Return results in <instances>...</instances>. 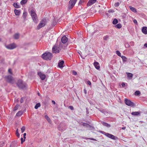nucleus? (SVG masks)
<instances>
[{
	"label": "nucleus",
	"mask_w": 147,
	"mask_h": 147,
	"mask_svg": "<svg viewBox=\"0 0 147 147\" xmlns=\"http://www.w3.org/2000/svg\"><path fill=\"white\" fill-rule=\"evenodd\" d=\"M16 84L19 88L20 89H24L26 88V84L20 79L16 83Z\"/></svg>",
	"instance_id": "nucleus-1"
},
{
	"label": "nucleus",
	"mask_w": 147,
	"mask_h": 147,
	"mask_svg": "<svg viewBox=\"0 0 147 147\" xmlns=\"http://www.w3.org/2000/svg\"><path fill=\"white\" fill-rule=\"evenodd\" d=\"M52 57V54L50 52L45 53L42 55V57L47 60H50Z\"/></svg>",
	"instance_id": "nucleus-2"
},
{
	"label": "nucleus",
	"mask_w": 147,
	"mask_h": 147,
	"mask_svg": "<svg viewBox=\"0 0 147 147\" xmlns=\"http://www.w3.org/2000/svg\"><path fill=\"white\" fill-rule=\"evenodd\" d=\"M100 132L105 135L107 137L113 140H116L117 139V137L115 136L112 134L106 133L104 131H100Z\"/></svg>",
	"instance_id": "nucleus-3"
},
{
	"label": "nucleus",
	"mask_w": 147,
	"mask_h": 147,
	"mask_svg": "<svg viewBox=\"0 0 147 147\" xmlns=\"http://www.w3.org/2000/svg\"><path fill=\"white\" fill-rule=\"evenodd\" d=\"M46 19L45 18H43L40 22L37 27L38 30H39L40 28L46 25Z\"/></svg>",
	"instance_id": "nucleus-4"
},
{
	"label": "nucleus",
	"mask_w": 147,
	"mask_h": 147,
	"mask_svg": "<svg viewBox=\"0 0 147 147\" xmlns=\"http://www.w3.org/2000/svg\"><path fill=\"white\" fill-rule=\"evenodd\" d=\"M77 0H70L68 4V8L69 10L71 9L75 5Z\"/></svg>",
	"instance_id": "nucleus-5"
},
{
	"label": "nucleus",
	"mask_w": 147,
	"mask_h": 147,
	"mask_svg": "<svg viewBox=\"0 0 147 147\" xmlns=\"http://www.w3.org/2000/svg\"><path fill=\"white\" fill-rule=\"evenodd\" d=\"M61 49L60 45L54 46L52 48L53 52L55 53H58Z\"/></svg>",
	"instance_id": "nucleus-6"
},
{
	"label": "nucleus",
	"mask_w": 147,
	"mask_h": 147,
	"mask_svg": "<svg viewBox=\"0 0 147 147\" xmlns=\"http://www.w3.org/2000/svg\"><path fill=\"white\" fill-rule=\"evenodd\" d=\"M30 14L33 21L34 22H36V15L34 10L32 9L31 10Z\"/></svg>",
	"instance_id": "nucleus-7"
},
{
	"label": "nucleus",
	"mask_w": 147,
	"mask_h": 147,
	"mask_svg": "<svg viewBox=\"0 0 147 147\" xmlns=\"http://www.w3.org/2000/svg\"><path fill=\"white\" fill-rule=\"evenodd\" d=\"M125 102L126 105L132 107H133L134 105V104L133 102L127 98L125 99Z\"/></svg>",
	"instance_id": "nucleus-8"
},
{
	"label": "nucleus",
	"mask_w": 147,
	"mask_h": 147,
	"mask_svg": "<svg viewBox=\"0 0 147 147\" xmlns=\"http://www.w3.org/2000/svg\"><path fill=\"white\" fill-rule=\"evenodd\" d=\"M5 78L6 80L9 82L11 84L14 83V79L11 76L9 75L6 76Z\"/></svg>",
	"instance_id": "nucleus-9"
},
{
	"label": "nucleus",
	"mask_w": 147,
	"mask_h": 147,
	"mask_svg": "<svg viewBox=\"0 0 147 147\" xmlns=\"http://www.w3.org/2000/svg\"><path fill=\"white\" fill-rule=\"evenodd\" d=\"M16 47V45L15 43H12L10 45H6L5 47L9 49H13Z\"/></svg>",
	"instance_id": "nucleus-10"
},
{
	"label": "nucleus",
	"mask_w": 147,
	"mask_h": 147,
	"mask_svg": "<svg viewBox=\"0 0 147 147\" xmlns=\"http://www.w3.org/2000/svg\"><path fill=\"white\" fill-rule=\"evenodd\" d=\"M38 75L40 76V79L42 80H44L46 78V76L42 74L41 72H39L38 73Z\"/></svg>",
	"instance_id": "nucleus-11"
},
{
	"label": "nucleus",
	"mask_w": 147,
	"mask_h": 147,
	"mask_svg": "<svg viewBox=\"0 0 147 147\" xmlns=\"http://www.w3.org/2000/svg\"><path fill=\"white\" fill-rule=\"evenodd\" d=\"M67 38L65 36H63L61 38V41L63 44L66 43L67 42Z\"/></svg>",
	"instance_id": "nucleus-12"
},
{
	"label": "nucleus",
	"mask_w": 147,
	"mask_h": 147,
	"mask_svg": "<svg viewBox=\"0 0 147 147\" xmlns=\"http://www.w3.org/2000/svg\"><path fill=\"white\" fill-rule=\"evenodd\" d=\"M96 0H90L87 4L88 6H90L95 3Z\"/></svg>",
	"instance_id": "nucleus-13"
},
{
	"label": "nucleus",
	"mask_w": 147,
	"mask_h": 147,
	"mask_svg": "<svg viewBox=\"0 0 147 147\" xmlns=\"http://www.w3.org/2000/svg\"><path fill=\"white\" fill-rule=\"evenodd\" d=\"M94 65L96 69H100V66L98 62L96 61L94 62Z\"/></svg>",
	"instance_id": "nucleus-14"
},
{
	"label": "nucleus",
	"mask_w": 147,
	"mask_h": 147,
	"mask_svg": "<svg viewBox=\"0 0 147 147\" xmlns=\"http://www.w3.org/2000/svg\"><path fill=\"white\" fill-rule=\"evenodd\" d=\"M142 32L145 34H147V28L146 27H143L142 29Z\"/></svg>",
	"instance_id": "nucleus-15"
},
{
	"label": "nucleus",
	"mask_w": 147,
	"mask_h": 147,
	"mask_svg": "<svg viewBox=\"0 0 147 147\" xmlns=\"http://www.w3.org/2000/svg\"><path fill=\"white\" fill-rule=\"evenodd\" d=\"M14 11L15 15L16 16H19L21 13L20 10V9H15L14 10Z\"/></svg>",
	"instance_id": "nucleus-16"
},
{
	"label": "nucleus",
	"mask_w": 147,
	"mask_h": 147,
	"mask_svg": "<svg viewBox=\"0 0 147 147\" xmlns=\"http://www.w3.org/2000/svg\"><path fill=\"white\" fill-rule=\"evenodd\" d=\"M27 15V13L26 11H24L22 15V17L24 19V21H25L26 20V17Z\"/></svg>",
	"instance_id": "nucleus-17"
},
{
	"label": "nucleus",
	"mask_w": 147,
	"mask_h": 147,
	"mask_svg": "<svg viewBox=\"0 0 147 147\" xmlns=\"http://www.w3.org/2000/svg\"><path fill=\"white\" fill-rule=\"evenodd\" d=\"M64 63V61H61L58 63V65L59 67L60 68L63 67V64Z\"/></svg>",
	"instance_id": "nucleus-18"
},
{
	"label": "nucleus",
	"mask_w": 147,
	"mask_h": 147,
	"mask_svg": "<svg viewBox=\"0 0 147 147\" xmlns=\"http://www.w3.org/2000/svg\"><path fill=\"white\" fill-rule=\"evenodd\" d=\"M131 114L135 116H140V113L139 112H132Z\"/></svg>",
	"instance_id": "nucleus-19"
},
{
	"label": "nucleus",
	"mask_w": 147,
	"mask_h": 147,
	"mask_svg": "<svg viewBox=\"0 0 147 147\" xmlns=\"http://www.w3.org/2000/svg\"><path fill=\"white\" fill-rule=\"evenodd\" d=\"M45 118L46 119L48 122L50 124L51 123V121L49 117L47 115L45 116Z\"/></svg>",
	"instance_id": "nucleus-20"
},
{
	"label": "nucleus",
	"mask_w": 147,
	"mask_h": 147,
	"mask_svg": "<svg viewBox=\"0 0 147 147\" xmlns=\"http://www.w3.org/2000/svg\"><path fill=\"white\" fill-rule=\"evenodd\" d=\"M101 123L103 125L105 126L106 127H111V125L110 124L105 122L102 121L101 122Z\"/></svg>",
	"instance_id": "nucleus-21"
},
{
	"label": "nucleus",
	"mask_w": 147,
	"mask_h": 147,
	"mask_svg": "<svg viewBox=\"0 0 147 147\" xmlns=\"http://www.w3.org/2000/svg\"><path fill=\"white\" fill-rule=\"evenodd\" d=\"M129 7L130 9L134 13H136L137 12L135 8L131 6H129Z\"/></svg>",
	"instance_id": "nucleus-22"
},
{
	"label": "nucleus",
	"mask_w": 147,
	"mask_h": 147,
	"mask_svg": "<svg viewBox=\"0 0 147 147\" xmlns=\"http://www.w3.org/2000/svg\"><path fill=\"white\" fill-rule=\"evenodd\" d=\"M13 5L15 7L17 8H20V6L17 3H14L13 4Z\"/></svg>",
	"instance_id": "nucleus-23"
},
{
	"label": "nucleus",
	"mask_w": 147,
	"mask_h": 147,
	"mask_svg": "<svg viewBox=\"0 0 147 147\" xmlns=\"http://www.w3.org/2000/svg\"><path fill=\"white\" fill-rule=\"evenodd\" d=\"M13 37L14 38L16 39H18L19 37V34L18 33L15 34L14 35Z\"/></svg>",
	"instance_id": "nucleus-24"
},
{
	"label": "nucleus",
	"mask_w": 147,
	"mask_h": 147,
	"mask_svg": "<svg viewBox=\"0 0 147 147\" xmlns=\"http://www.w3.org/2000/svg\"><path fill=\"white\" fill-rule=\"evenodd\" d=\"M96 109H98L99 110V111L101 112V113H103L104 114H106L107 113L106 111H105V110L103 109H98L96 107Z\"/></svg>",
	"instance_id": "nucleus-25"
},
{
	"label": "nucleus",
	"mask_w": 147,
	"mask_h": 147,
	"mask_svg": "<svg viewBox=\"0 0 147 147\" xmlns=\"http://www.w3.org/2000/svg\"><path fill=\"white\" fill-rule=\"evenodd\" d=\"M28 0H22L20 2V4L22 5H23L26 3L27 2Z\"/></svg>",
	"instance_id": "nucleus-26"
},
{
	"label": "nucleus",
	"mask_w": 147,
	"mask_h": 147,
	"mask_svg": "<svg viewBox=\"0 0 147 147\" xmlns=\"http://www.w3.org/2000/svg\"><path fill=\"white\" fill-rule=\"evenodd\" d=\"M126 74H127V76L130 79H131L133 76V74L130 73H126Z\"/></svg>",
	"instance_id": "nucleus-27"
},
{
	"label": "nucleus",
	"mask_w": 147,
	"mask_h": 147,
	"mask_svg": "<svg viewBox=\"0 0 147 147\" xmlns=\"http://www.w3.org/2000/svg\"><path fill=\"white\" fill-rule=\"evenodd\" d=\"M22 114L23 111H19L16 113V115L18 117L20 116Z\"/></svg>",
	"instance_id": "nucleus-28"
},
{
	"label": "nucleus",
	"mask_w": 147,
	"mask_h": 147,
	"mask_svg": "<svg viewBox=\"0 0 147 147\" xmlns=\"http://www.w3.org/2000/svg\"><path fill=\"white\" fill-rule=\"evenodd\" d=\"M115 27L118 29H120L121 28L122 26L120 24H118L115 26Z\"/></svg>",
	"instance_id": "nucleus-29"
},
{
	"label": "nucleus",
	"mask_w": 147,
	"mask_h": 147,
	"mask_svg": "<svg viewBox=\"0 0 147 147\" xmlns=\"http://www.w3.org/2000/svg\"><path fill=\"white\" fill-rule=\"evenodd\" d=\"M118 22V21L117 19L116 18L114 19L113 21V24H117Z\"/></svg>",
	"instance_id": "nucleus-30"
},
{
	"label": "nucleus",
	"mask_w": 147,
	"mask_h": 147,
	"mask_svg": "<svg viewBox=\"0 0 147 147\" xmlns=\"http://www.w3.org/2000/svg\"><path fill=\"white\" fill-rule=\"evenodd\" d=\"M58 130L59 131H63L65 130V128H63L62 129L61 125H60L58 128Z\"/></svg>",
	"instance_id": "nucleus-31"
},
{
	"label": "nucleus",
	"mask_w": 147,
	"mask_h": 147,
	"mask_svg": "<svg viewBox=\"0 0 147 147\" xmlns=\"http://www.w3.org/2000/svg\"><path fill=\"white\" fill-rule=\"evenodd\" d=\"M40 103H38L34 107V108L36 109H37L39 107H40Z\"/></svg>",
	"instance_id": "nucleus-32"
},
{
	"label": "nucleus",
	"mask_w": 147,
	"mask_h": 147,
	"mask_svg": "<svg viewBox=\"0 0 147 147\" xmlns=\"http://www.w3.org/2000/svg\"><path fill=\"white\" fill-rule=\"evenodd\" d=\"M121 57L122 58L123 61L125 62L127 61V58L125 56H122Z\"/></svg>",
	"instance_id": "nucleus-33"
},
{
	"label": "nucleus",
	"mask_w": 147,
	"mask_h": 147,
	"mask_svg": "<svg viewBox=\"0 0 147 147\" xmlns=\"http://www.w3.org/2000/svg\"><path fill=\"white\" fill-rule=\"evenodd\" d=\"M19 105H18V104L16 105L14 108L13 109V111H15L17 110L18 109L19 107Z\"/></svg>",
	"instance_id": "nucleus-34"
},
{
	"label": "nucleus",
	"mask_w": 147,
	"mask_h": 147,
	"mask_svg": "<svg viewBox=\"0 0 147 147\" xmlns=\"http://www.w3.org/2000/svg\"><path fill=\"white\" fill-rule=\"evenodd\" d=\"M140 94V92L139 91H136L135 92V95L136 96H138Z\"/></svg>",
	"instance_id": "nucleus-35"
},
{
	"label": "nucleus",
	"mask_w": 147,
	"mask_h": 147,
	"mask_svg": "<svg viewBox=\"0 0 147 147\" xmlns=\"http://www.w3.org/2000/svg\"><path fill=\"white\" fill-rule=\"evenodd\" d=\"M83 139L87 140H96L93 138H87L86 137H84L83 138Z\"/></svg>",
	"instance_id": "nucleus-36"
},
{
	"label": "nucleus",
	"mask_w": 147,
	"mask_h": 147,
	"mask_svg": "<svg viewBox=\"0 0 147 147\" xmlns=\"http://www.w3.org/2000/svg\"><path fill=\"white\" fill-rule=\"evenodd\" d=\"M16 136L18 137H19V136H20V134H19V133L18 132V129H16Z\"/></svg>",
	"instance_id": "nucleus-37"
},
{
	"label": "nucleus",
	"mask_w": 147,
	"mask_h": 147,
	"mask_svg": "<svg viewBox=\"0 0 147 147\" xmlns=\"http://www.w3.org/2000/svg\"><path fill=\"white\" fill-rule=\"evenodd\" d=\"M116 54L119 56L121 57V53L119 51H116Z\"/></svg>",
	"instance_id": "nucleus-38"
},
{
	"label": "nucleus",
	"mask_w": 147,
	"mask_h": 147,
	"mask_svg": "<svg viewBox=\"0 0 147 147\" xmlns=\"http://www.w3.org/2000/svg\"><path fill=\"white\" fill-rule=\"evenodd\" d=\"M88 126H87L86 127L89 129H92L93 128V127L91 125L88 124Z\"/></svg>",
	"instance_id": "nucleus-39"
},
{
	"label": "nucleus",
	"mask_w": 147,
	"mask_h": 147,
	"mask_svg": "<svg viewBox=\"0 0 147 147\" xmlns=\"http://www.w3.org/2000/svg\"><path fill=\"white\" fill-rule=\"evenodd\" d=\"M25 127L24 126H23L21 128V131L22 133H23L25 131Z\"/></svg>",
	"instance_id": "nucleus-40"
},
{
	"label": "nucleus",
	"mask_w": 147,
	"mask_h": 147,
	"mask_svg": "<svg viewBox=\"0 0 147 147\" xmlns=\"http://www.w3.org/2000/svg\"><path fill=\"white\" fill-rule=\"evenodd\" d=\"M119 3L117 2L115 4L114 6L115 7H117L119 5Z\"/></svg>",
	"instance_id": "nucleus-41"
},
{
	"label": "nucleus",
	"mask_w": 147,
	"mask_h": 147,
	"mask_svg": "<svg viewBox=\"0 0 147 147\" xmlns=\"http://www.w3.org/2000/svg\"><path fill=\"white\" fill-rule=\"evenodd\" d=\"M108 38H109V36H105L104 37H103L104 39L105 40H107V39H108Z\"/></svg>",
	"instance_id": "nucleus-42"
},
{
	"label": "nucleus",
	"mask_w": 147,
	"mask_h": 147,
	"mask_svg": "<svg viewBox=\"0 0 147 147\" xmlns=\"http://www.w3.org/2000/svg\"><path fill=\"white\" fill-rule=\"evenodd\" d=\"M82 125L84 126H85V127H86L87 126H88V124L87 123H83V124H82Z\"/></svg>",
	"instance_id": "nucleus-43"
},
{
	"label": "nucleus",
	"mask_w": 147,
	"mask_h": 147,
	"mask_svg": "<svg viewBox=\"0 0 147 147\" xmlns=\"http://www.w3.org/2000/svg\"><path fill=\"white\" fill-rule=\"evenodd\" d=\"M21 143L22 144L25 141V139H23V138H21Z\"/></svg>",
	"instance_id": "nucleus-44"
},
{
	"label": "nucleus",
	"mask_w": 147,
	"mask_h": 147,
	"mask_svg": "<svg viewBox=\"0 0 147 147\" xmlns=\"http://www.w3.org/2000/svg\"><path fill=\"white\" fill-rule=\"evenodd\" d=\"M83 2V0H80L79 2V5H81Z\"/></svg>",
	"instance_id": "nucleus-45"
},
{
	"label": "nucleus",
	"mask_w": 147,
	"mask_h": 147,
	"mask_svg": "<svg viewBox=\"0 0 147 147\" xmlns=\"http://www.w3.org/2000/svg\"><path fill=\"white\" fill-rule=\"evenodd\" d=\"M133 22L134 23L136 24V25H138V22L137 20L136 19H134L133 20Z\"/></svg>",
	"instance_id": "nucleus-46"
},
{
	"label": "nucleus",
	"mask_w": 147,
	"mask_h": 147,
	"mask_svg": "<svg viewBox=\"0 0 147 147\" xmlns=\"http://www.w3.org/2000/svg\"><path fill=\"white\" fill-rule=\"evenodd\" d=\"M56 23L55 22H53V23L52 24V25L53 26H54L56 24Z\"/></svg>",
	"instance_id": "nucleus-47"
},
{
	"label": "nucleus",
	"mask_w": 147,
	"mask_h": 147,
	"mask_svg": "<svg viewBox=\"0 0 147 147\" xmlns=\"http://www.w3.org/2000/svg\"><path fill=\"white\" fill-rule=\"evenodd\" d=\"M87 84L88 85H91V82L89 80H88L87 82Z\"/></svg>",
	"instance_id": "nucleus-48"
},
{
	"label": "nucleus",
	"mask_w": 147,
	"mask_h": 147,
	"mask_svg": "<svg viewBox=\"0 0 147 147\" xmlns=\"http://www.w3.org/2000/svg\"><path fill=\"white\" fill-rule=\"evenodd\" d=\"M108 12L109 13H113L114 12V11L113 10L110 9L108 10Z\"/></svg>",
	"instance_id": "nucleus-49"
},
{
	"label": "nucleus",
	"mask_w": 147,
	"mask_h": 147,
	"mask_svg": "<svg viewBox=\"0 0 147 147\" xmlns=\"http://www.w3.org/2000/svg\"><path fill=\"white\" fill-rule=\"evenodd\" d=\"M23 98H24L23 97H22V98H21L20 100V102L21 103H22L23 102H24Z\"/></svg>",
	"instance_id": "nucleus-50"
},
{
	"label": "nucleus",
	"mask_w": 147,
	"mask_h": 147,
	"mask_svg": "<svg viewBox=\"0 0 147 147\" xmlns=\"http://www.w3.org/2000/svg\"><path fill=\"white\" fill-rule=\"evenodd\" d=\"M69 108L71 110H73L74 109L73 107L72 106H69Z\"/></svg>",
	"instance_id": "nucleus-51"
},
{
	"label": "nucleus",
	"mask_w": 147,
	"mask_h": 147,
	"mask_svg": "<svg viewBox=\"0 0 147 147\" xmlns=\"http://www.w3.org/2000/svg\"><path fill=\"white\" fill-rule=\"evenodd\" d=\"M8 72L10 74H12V71H11V69H8Z\"/></svg>",
	"instance_id": "nucleus-52"
},
{
	"label": "nucleus",
	"mask_w": 147,
	"mask_h": 147,
	"mask_svg": "<svg viewBox=\"0 0 147 147\" xmlns=\"http://www.w3.org/2000/svg\"><path fill=\"white\" fill-rule=\"evenodd\" d=\"M72 73H73V74L74 75H76L77 74V72L76 71H73Z\"/></svg>",
	"instance_id": "nucleus-53"
},
{
	"label": "nucleus",
	"mask_w": 147,
	"mask_h": 147,
	"mask_svg": "<svg viewBox=\"0 0 147 147\" xmlns=\"http://www.w3.org/2000/svg\"><path fill=\"white\" fill-rule=\"evenodd\" d=\"M121 86L123 87H124L125 86V84L124 83H122L121 84Z\"/></svg>",
	"instance_id": "nucleus-54"
},
{
	"label": "nucleus",
	"mask_w": 147,
	"mask_h": 147,
	"mask_svg": "<svg viewBox=\"0 0 147 147\" xmlns=\"http://www.w3.org/2000/svg\"><path fill=\"white\" fill-rule=\"evenodd\" d=\"M125 47H126L128 48V47H129V45L128 44H126L125 45Z\"/></svg>",
	"instance_id": "nucleus-55"
},
{
	"label": "nucleus",
	"mask_w": 147,
	"mask_h": 147,
	"mask_svg": "<svg viewBox=\"0 0 147 147\" xmlns=\"http://www.w3.org/2000/svg\"><path fill=\"white\" fill-rule=\"evenodd\" d=\"M130 43L131 46H133L134 45V42H131Z\"/></svg>",
	"instance_id": "nucleus-56"
},
{
	"label": "nucleus",
	"mask_w": 147,
	"mask_h": 147,
	"mask_svg": "<svg viewBox=\"0 0 147 147\" xmlns=\"http://www.w3.org/2000/svg\"><path fill=\"white\" fill-rule=\"evenodd\" d=\"M144 46L146 48H147V43H146L144 44Z\"/></svg>",
	"instance_id": "nucleus-57"
},
{
	"label": "nucleus",
	"mask_w": 147,
	"mask_h": 147,
	"mask_svg": "<svg viewBox=\"0 0 147 147\" xmlns=\"http://www.w3.org/2000/svg\"><path fill=\"white\" fill-rule=\"evenodd\" d=\"M84 93L85 94H86V93H87V92H86V89H84Z\"/></svg>",
	"instance_id": "nucleus-58"
},
{
	"label": "nucleus",
	"mask_w": 147,
	"mask_h": 147,
	"mask_svg": "<svg viewBox=\"0 0 147 147\" xmlns=\"http://www.w3.org/2000/svg\"><path fill=\"white\" fill-rule=\"evenodd\" d=\"M52 102L54 105L55 104V102L54 100H52Z\"/></svg>",
	"instance_id": "nucleus-59"
},
{
	"label": "nucleus",
	"mask_w": 147,
	"mask_h": 147,
	"mask_svg": "<svg viewBox=\"0 0 147 147\" xmlns=\"http://www.w3.org/2000/svg\"><path fill=\"white\" fill-rule=\"evenodd\" d=\"M126 128V127H123L122 128V129L123 130H124Z\"/></svg>",
	"instance_id": "nucleus-60"
},
{
	"label": "nucleus",
	"mask_w": 147,
	"mask_h": 147,
	"mask_svg": "<svg viewBox=\"0 0 147 147\" xmlns=\"http://www.w3.org/2000/svg\"><path fill=\"white\" fill-rule=\"evenodd\" d=\"M26 133H24V134H23V135H24V136H26Z\"/></svg>",
	"instance_id": "nucleus-61"
},
{
	"label": "nucleus",
	"mask_w": 147,
	"mask_h": 147,
	"mask_svg": "<svg viewBox=\"0 0 147 147\" xmlns=\"http://www.w3.org/2000/svg\"><path fill=\"white\" fill-rule=\"evenodd\" d=\"M24 139H25V138H26V137H25V136H24Z\"/></svg>",
	"instance_id": "nucleus-62"
},
{
	"label": "nucleus",
	"mask_w": 147,
	"mask_h": 147,
	"mask_svg": "<svg viewBox=\"0 0 147 147\" xmlns=\"http://www.w3.org/2000/svg\"><path fill=\"white\" fill-rule=\"evenodd\" d=\"M49 147H51L50 146H49Z\"/></svg>",
	"instance_id": "nucleus-63"
}]
</instances>
